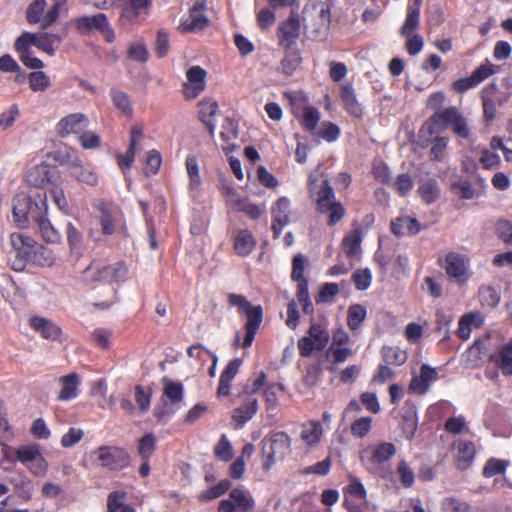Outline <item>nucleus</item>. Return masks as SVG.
Segmentation results:
<instances>
[{
    "label": "nucleus",
    "mask_w": 512,
    "mask_h": 512,
    "mask_svg": "<svg viewBox=\"0 0 512 512\" xmlns=\"http://www.w3.org/2000/svg\"><path fill=\"white\" fill-rule=\"evenodd\" d=\"M238 397L242 400V404L233 410L232 419L236 422L237 428H241L255 416L259 402L250 388V383H247Z\"/></svg>",
    "instance_id": "4468645a"
},
{
    "label": "nucleus",
    "mask_w": 512,
    "mask_h": 512,
    "mask_svg": "<svg viewBox=\"0 0 512 512\" xmlns=\"http://www.w3.org/2000/svg\"><path fill=\"white\" fill-rule=\"evenodd\" d=\"M205 0H197L191 7L189 16L184 19L179 29L182 32H198L202 31L209 23V19L204 15Z\"/></svg>",
    "instance_id": "6ab92c4d"
},
{
    "label": "nucleus",
    "mask_w": 512,
    "mask_h": 512,
    "mask_svg": "<svg viewBox=\"0 0 512 512\" xmlns=\"http://www.w3.org/2000/svg\"><path fill=\"white\" fill-rule=\"evenodd\" d=\"M231 487L228 479L221 480L216 486L204 491L200 495V500L216 499L225 494Z\"/></svg>",
    "instance_id": "680f3d73"
},
{
    "label": "nucleus",
    "mask_w": 512,
    "mask_h": 512,
    "mask_svg": "<svg viewBox=\"0 0 512 512\" xmlns=\"http://www.w3.org/2000/svg\"><path fill=\"white\" fill-rule=\"evenodd\" d=\"M42 212V203L36 204L26 195H17L13 200L12 216L14 223L19 228H25L30 220L35 221Z\"/></svg>",
    "instance_id": "ddd939ff"
},
{
    "label": "nucleus",
    "mask_w": 512,
    "mask_h": 512,
    "mask_svg": "<svg viewBox=\"0 0 512 512\" xmlns=\"http://www.w3.org/2000/svg\"><path fill=\"white\" fill-rule=\"evenodd\" d=\"M418 190L426 203H432L438 196L437 183L433 180L423 182Z\"/></svg>",
    "instance_id": "338daca9"
},
{
    "label": "nucleus",
    "mask_w": 512,
    "mask_h": 512,
    "mask_svg": "<svg viewBox=\"0 0 512 512\" xmlns=\"http://www.w3.org/2000/svg\"><path fill=\"white\" fill-rule=\"evenodd\" d=\"M455 461L458 469L466 470L473 462L476 448L473 442L462 440L455 446Z\"/></svg>",
    "instance_id": "473e14b6"
},
{
    "label": "nucleus",
    "mask_w": 512,
    "mask_h": 512,
    "mask_svg": "<svg viewBox=\"0 0 512 512\" xmlns=\"http://www.w3.org/2000/svg\"><path fill=\"white\" fill-rule=\"evenodd\" d=\"M28 82L34 92H44L51 86L50 77L42 71L31 72L28 75Z\"/></svg>",
    "instance_id": "3c124183"
},
{
    "label": "nucleus",
    "mask_w": 512,
    "mask_h": 512,
    "mask_svg": "<svg viewBox=\"0 0 512 512\" xmlns=\"http://www.w3.org/2000/svg\"><path fill=\"white\" fill-rule=\"evenodd\" d=\"M187 354L191 359L195 360L194 365L196 368L202 369L205 363L210 361L214 353L210 352L202 345H194L187 350Z\"/></svg>",
    "instance_id": "8fccbe9b"
},
{
    "label": "nucleus",
    "mask_w": 512,
    "mask_h": 512,
    "mask_svg": "<svg viewBox=\"0 0 512 512\" xmlns=\"http://www.w3.org/2000/svg\"><path fill=\"white\" fill-rule=\"evenodd\" d=\"M293 113L300 119L302 126L309 131L314 130L320 121L318 109L305 103L294 106Z\"/></svg>",
    "instance_id": "c85d7f7f"
},
{
    "label": "nucleus",
    "mask_w": 512,
    "mask_h": 512,
    "mask_svg": "<svg viewBox=\"0 0 512 512\" xmlns=\"http://www.w3.org/2000/svg\"><path fill=\"white\" fill-rule=\"evenodd\" d=\"M31 46L36 47V33L24 32L15 41L14 48L19 53V57L23 54L30 53Z\"/></svg>",
    "instance_id": "5fc2aeb1"
},
{
    "label": "nucleus",
    "mask_w": 512,
    "mask_h": 512,
    "mask_svg": "<svg viewBox=\"0 0 512 512\" xmlns=\"http://www.w3.org/2000/svg\"><path fill=\"white\" fill-rule=\"evenodd\" d=\"M242 361L239 358L231 360L223 370L219 380L217 393L219 397L228 396L230 393L231 383L236 377Z\"/></svg>",
    "instance_id": "c756f323"
},
{
    "label": "nucleus",
    "mask_w": 512,
    "mask_h": 512,
    "mask_svg": "<svg viewBox=\"0 0 512 512\" xmlns=\"http://www.w3.org/2000/svg\"><path fill=\"white\" fill-rule=\"evenodd\" d=\"M343 249L349 258L359 256L361 249V237L358 231H354L344 238Z\"/></svg>",
    "instance_id": "603ef678"
},
{
    "label": "nucleus",
    "mask_w": 512,
    "mask_h": 512,
    "mask_svg": "<svg viewBox=\"0 0 512 512\" xmlns=\"http://www.w3.org/2000/svg\"><path fill=\"white\" fill-rule=\"evenodd\" d=\"M352 278L356 288L360 291H364L371 285L372 273L368 268L359 269L353 273Z\"/></svg>",
    "instance_id": "e2e57ef3"
},
{
    "label": "nucleus",
    "mask_w": 512,
    "mask_h": 512,
    "mask_svg": "<svg viewBox=\"0 0 512 512\" xmlns=\"http://www.w3.org/2000/svg\"><path fill=\"white\" fill-rule=\"evenodd\" d=\"M229 496L239 510L251 511L255 507V500L252 494L244 487L233 489Z\"/></svg>",
    "instance_id": "58836bf2"
},
{
    "label": "nucleus",
    "mask_w": 512,
    "mask_h": 512,
    "mask_svg": "<svg viewBox=\"0 0 512 512\" xmlns=\"http://www.w3.org/2000/svg\"><path fill=\"white\" fill-rule=\"evenodd\" d=\"M110 96L114 106L119 110V112L122 115L126 117L132 116L133 108L127 94L120 90L112 89L110 92Z\"/></svg>",
    "instance_id": "49530a36"
},
{
    "label": "nucleus",
    "mask_w": 512,
    "mask_h": 512,
    "mask_svg": "<svg viewBox=\"0 0 512 512\" xmlns=\"http://www.w3.org/2000/svg\"><path fill=\"white\" fill-rule=\"evenodd\" d=\"M261 445L262 455L265 458L263 464L265 469H270L291 452V438L283 431L266 436Z\"/></svg>",
    "instance_id": "20e7f679"
},
{
    "label": "nucleus",
    "mask_w": 512,
    "mask_h": 512,
    "mask_svg": "<svg viewBox=\"0 0 512 512\" xmlns=\"http://www.w3.org/2000/svg\"><path fill=\"white\" fill-rule=\"evenodd\" d=\"M62 154L61 165H66L72 177L89 186L98 184V175L89 164H84L78 154L72 149H65Z\"/></svg>",
    "instance_id": "423d86ee"
},
{
    "label": "nucleus",
    "mask_w": 512,
    "mask_h": 512,
    "mask_svg": "<svg viewBox=\"0 0 512 512\" xmlns=\"http://www.w3.org/2000/svg\"><path fill=\"white\" fill-rule=\"evenodd\" d=\"M317 179L309 176L308 185L310 193H316L317 209L321 213H329L328 224L335 225L344 216V208L339 201L336 200L335 193L329 185L328 180H324L318 191H316Z\"/></svg>",
    "instance_id": "f257e3e1"
},
{
    "label": "nucleus",
    "mask_w": 512,
    "mask_h": 512,
    "mask_svg": "<svg viewBox=\"0 0 512 512\" xmlns=\"http://www.w3.org/2000/svg\"><path fill=\"white\" fill-rule=\"evenodd\" d=\"M186 81L183 83L182 92L186 99L197 98L206 88L207 71L194 65L185 73Z\"/></svg>",
    "instance_id": "f3484780"
},
{
    "label": "nucleus",
    "mask_w": 512,
    "mask_h": 512,
    "mask_svg": "<svg viewBox=\"0 0 512 512\" xmlns=\"http://www.w3.org/2000/svg\"><path fill=\"white\" fill-rule=\"evenodd\" d=\"M228 302L231 306L237 307L239 313L245 314L247 317L246 334L242 346L244 348L250 347L262 321V308L253 306L244 296L239 294H230Z\"/></svg>",
    "instance_id": "7ed1b4c3"
},
{
    "label": "nucleus",
    "mask_w": 512,
    "mask_h": 512,
    "mask_svg": "<svg viewBox=\"0 0 512 512\" xmlns=\"http://www.w3.org/2000/svg\"><path fill=\"white\" fill-rule=\"evenodd\" d=\"M128 269L122 262L109 265L91 264L83 273L86 282L113 284L127 279Z\"/></svg>",
    "instance_id": "39448f33"
},
{
    "label": "nucleus",
    "mask_w": 512,
    "mask_h": 512,
    "mask_svg": "<svg viewBox=\"0 0 512 512\" xmlns=\"http://www.w3.org/2000/svg\"><path fill=\"white\" fill-rule=\"evenodd\" d=\"M419 22H420V12H418V8L414 7V6H408L406 19L401 27V34L403 36L412 35L413 32L419 26Z\"/></svg>",
    "instance_id": "09e8293b"
},
{
    "label": "nucleus",
    "mask_w": 512,
    "mask_h": 512,
    "mask_svg": "<svg viewBox=\"0 0 512 512\" xmlns=\"http://www.w3.org/2000/svg\"><path fill=\"white\" fill-rule=\"evenodd\" d=\"M366 317V309L362 305H352L348 310L347 321L351 330L360 327Z\"/></svg>",
    "instance_id": "6e6d98bb"
},
{
    "label": "nucleus",
    "mask_w": 512,
    "mask_h": 512,
    "mask_svg": "<svg viewBox=\"0 0 512 512\" xmlns=\"http://www.w3.org/2000/svg\"><path fill=\"white\" fill-rule=\"evenodd\" d=\"M10 243L13 249L21 257L19 261L14 263V269L21 270L24 267L23 258H26L32 254L36 242L33 238L23 233L14 232L10 235Z\"/></svg>",
    "instance_id": "4be33fe9"
},
{
    "label": "nucleus",
    "mask_w": 512,
    "mask_h": 512,
    "mask_svg": "<svg viewBox=\"0 0 512 512\" xmlns=\"http://www.w3.org/2000/svg\"><path fill=\"white\" fill-rule=\"evenodd\" d=\"M371 427V417H360L351 424L350 429L354 437L363 438L370 432Z\"/></svg>",
    "instance_id": "052dcab7"
},
{
    "label": "nucleus",
    "mask_w": 512,
    "mask_h": 512,
    "mask_svg": "<svg viewBox=\"0 0 512 512\" xmlns=\"http://www.w3.org/2000/svg\"><path fill=\"white\" fill-rule=\"evenodd\" d=\"M273 230L275 235H279L282 229L290 222L291 204L287 197H281L272 208Z\"/></svg>",
    "instance_id": "b1692460"
},
{
    "label": "nucleus",
    "mask_w": 512,
    "mask_h": 512,
    "mask_svg": "<svg viewBox=\"0 0 512 512\" xmlns=\"http://www.w3.org/2000/svg\"><path fill=\"white\" fill-rule=\"evenodd\" d=\"M507 466V461L492 458L486 462L483 468V475L487 478H490L499 474H503Z\"/></svg>",
    "instance_id": "13d9d810"
},
{
    "label": "nucleus",
    "mask_w": 512,
    "mask_h": 512,
    "mask_svg": "<svg viewBox=\"0 0 512 512\" xmlns=\"http://www.w3.org/2000/svg\"><path fill=\"white\" fill-rule=\"evenodd\" d=\"M221 138L223 140L222 148L225 152L234 151L238 147L236 143L238 131L235 123L230 119L225 120L223 124Z\"/></svg>",
    "instance_id": "a19ab883"
},
{
    "label": "nucleus",
    "mask_w": 512,
    "mask_h": 512,
    "mask_svg": "<svg viewBox=\"0 0 512 512\" xmlns=\"http://www.w3.org/2000/svg\"><path fill=\"white\" fill-rule=\"evenodd\" d=\"M439 263L448 278L459 285L466 283L471 276L469 258L464 254L448 252L443 259H439Z\"/></svg>",
    "instance_id": "0eeeda50"
},
{
    "label": "nucleus",
    "mask_w": 512,
    "mask_h": 512,
    "mask_svg": "<svg viewBox=\"0 0 512 512\" xmlns=\"http://www.w3.org/2000/svg\"><path fill=\"white\" fill-rule=\"evenodd\" d=\"M46 0H34L27 8L26 18L30 24H40L43 29L50 27L59 17L61 2H55L46 11Z\"/></svg>",
    "instance_id": "1a4fd4ad"
},
{
    "label": "nucleus",
    "mask_w": 512,
    "mask_h": 512,
    "mask_svg": "<svg viewBox=\"0 0 512 512\" xmlns=\"http://www.w3.org/2000/svg\"><path fill=\"white\" fill-rule=\"evenodd\" d=\"M381 355L383 360L391 365H402L407 360L406 351L394 346H384Z\"/></svg>",
    "instance_id": "de8ad7c7"
},
{
    "label": "nucleus",
    "mask_w": 512,
    "mask_h": 512,
    "mask_svg": "<svg viewBox=\"0 0 512 512\" xmlns=\"http://www.w3.org/2000/svg\"><path fill=\"white\" fill-rule=\"evenodd\" d=\"M10 482L13 484L14 491L18 498L25 502L32 499L35 488L29 477L21 474L18 478L11 479Z\"/></svg>",
    "instance_id": "ea45409f"
},
{
    "label": "nucleus",
    "mask_w": 512,
    "mask_h": 512,
    "mask_svg": "<svg viewBox=\"0 0 512 512\" xmlns=\"http://www.w3.org/2000/svg\"><path fill=\"white\" fill-rule=\"evenodd\" d=\"M482 324L483 317L480 313L474 312L466 314L459 320L457 334L460 338L466 340L470 337L472 330L479 328Z\"/></svg>",
    "instance_id": "e433bc0d"
},
{
    "label": "nucleus",
    "mask_w": 512,
    "mask_h": 512,
    "mask_svg": "<svg viewBox=\"0 0 512 512\" xmlns=\"http://www.w3.org/2000/svg\"><path fill=\"white\" fill-rule=\"evenodd\" d=\"M128 58L132 61L144 63L148 60V50L142 42H134L127 50Z\"/></svg>",
    "instance_id": "bf43d9fd"
},
{
    "label": "nucleus",
    "mask_w": 512,
    "mask_h": 512,
    "mask_svg": "<svg viewBox=\"0 0 512 512\" xmlns=\"http://www.w3.org/2000/svg\"><path fill=\"white\" fill-rule=\"evenodd\" d=\"M61 42L62 36L59 34L47 32L36 33V47L50 56L55 55L56 49Z\"/></svg>",
    "instance_id": "4c0bfd02"
},
{
    "label": "nucleus",
    "mask_w": 512,
    "mask_h": 512,
    "mask_svg": "<svg viewBox=\"0 0 512 512\" xmlns=\"http://www.w3.org/2000/svg\"><path fill=\"white\" fill-rule=\"evenodd\" d=\"M396 452L397 449L394 444L384 442L362 450L360 460L368 471L375 473L378 467L391 459Z\"/></svg>",
    "instance_id": "9d476101"
},
{
    "label": "nucleus",
    "mask_w": 512,
    "mask_h": 512,
    "mask_svg": "<svg viewBox=\"0 0 512 512\" xmlns=\"http://www.w3.org/2000/svg\"><path fill=\"white\" fill-rule=\"evenodd\" d=\"M350 337L343 328L336 329L332 334V343L328 349V353L335 362H344L352 354L353 350L349 346Z\"/></svg>",
    "instance_id": "a211bd4d"
},
{
    "label": "nucleus",
    "mask_w": 512,
    "mask_h": 512,
    "mask_svg": "<svg viewBox=\"0 0 512 512\" xmlns=\"http://www.w3.org/2000/svg\"><path fill=\"white\" fill-rule=\"evenodd\" d=\"M94 454L97 463L109 470H121L129 464V454L119 447L101 446Z\"/></svg>",
    "instance_id": "2eb2a0df"
},
{
    "label": "nucleus",
    "mask_w": 512,
    "mask_h": 512,
    "mask_svg": "<svg viewBox=\"0 0 512 512\" xmlns=\"http://www.w3.org/2000/svg\"><path fill=\"white\" fill-rule=\"evenodd\" d=\"M392 232L397 236L415 235L421 230L416 218L400 216L391 223Z\"/></svg>",
    "instance_id": "f704fd0d"
},
{
    "label": "nucleus",
    "mask_w": 512,
    "mask_h": 512,
    "mask_svg": "<svg viewBox=\"0 0 512 512\" xmlns=\"http://www.w3.org/2000/svg\"><path fill=\"white\" fill-rule=\"evenodd\" d=\"M199 119L208 128L213 136L216 128V118L218 115V103L211 98H203L199 103Z\"/></svg>",
    "instance_id": "bb28decb"
},
{
    "label": "nucleus",
    "mask_w": 512,
    "mask_h": 512,
    "mask_svg": "<svg viewBox=\"0 0 512 512\" xmlns=\"http://www.w3.org/2000/svg\"><path fill=\"white\" fill-rule=\"evenodd\" d=\"M52 168L46 163L30 167L25 174V181L28 185L40 188L52 182Z\"/></svg>",
    "instance_id": "393cba45"
},
{
    "label": "nucleus",
    "mask_w": 512,
    "mask_h": 512,
    "mask_svg": "<svg viewBox=\"0 0 512 512\" xmlns=\"http://www.w3.org/2000/svg\"><path fill=\"white\" fill-rule=\"evenodd\" d=\"M341 98L344 103L346 111L354 116H362V107L357 101L353 88L350 85L343 86L341 89Z\"/></svg>",
    "instance_id": "79ce46f5"
},
{
    "label": "nucleus",
    "mask_w": 512,
    "mask_h": 512,
    "mask_svg": "<svg viewBox=\"0 0 512 512\" xmlns=\"http://www.w3.org/2000/svg\"><path fill=\"white\" fill-rule=\"evenodd\" d=\"M305 259L297 255L293 259L292 279L298 282L297 299L305 314L313 313V305L308 293L307 281L304 278Z\"/></svg>",
    "instance_id": "dca6fc26"
},
{
    "label": "nucleus",
    "mask_w": 512,
    "mask_h": 512,
    "mask_svg": "<svg viewBox=\"0 0 512 512\" xmlns=\"http://www.w3.org/2000/svg\"><path fill=\"white\" fill-rule=\"evenodd\" d=\"M479 300L483 306L493 308L500 300L498 292L490 286H482L479 289Z\"/></svg>",
    "instance_id": "4d7b16f0"
},
{
    "label": "nucleus",
    "mask_w": 512,
    "mask_h": 512,
    "mask_svg": "<svg viewBox=\"0 0 512 512\" xmlns=\"http://www.w3.org/2000/svg\"><path fill=\"white\" fill-rule=\"evenodd\" d=\"M30 326L33 330L40 333L43 338L48 340L55 341L61 334V329L55 323L43 317H31Z\"/></svg>",
    "instance_id": "72a5a7b5"
},
{
    "label": "nucleus",
    "mask_w": 512,
    "mask_h": 512,
    "mask_svg": "<svg viewBox=\"0 0 512 512\" xmlns=\"http://www.w3.org/2000/svg\"><path fill=\"white\" fill-rule=\"evenodd\" d=\"M99 223L102 227L103 234H112L115 226L121 222L122 216L118 207L114 205H107L104 203L98 204Z\"/></svg>",
    "instance_id": "5701e85b"
},
{
    "label": "nucleus",
    "mask_w": 512,
    "mask_h": 512,
    "mask_svg": "<svg viewBox=\"0 0 512 512\" xmlns=\"http://www.w3.org/2000/svg\"><path fill=\"white\" fill-rule=\"evenodd\" d=\"M156 446V438L153 434H145L138 441V454L143 460H148L153 454Z\"/></svg>",
    "instance_id": "864d4df0"
},
{
    "label": "nucleus",
    "mask_w": 512,
    "mask_h": 512,
    "mask_svg": "<svg viewBox=\"0 0 512 512\" xmlns=\"http://www.w3.org/2000/svg\"><path fill=\"white\" fill-rule=\"evenodd\" d=\"M303 20L305 28L310 30L314 39H321L325 36L330 25V8L324 2H311L303 9Z\"/></svg>",
    "instance_id": "f03ea898"
},
{
    "label": "nucleus",
    "mask_w": 512,
    "mask_h": 512,
    "mask_svg": "<svg viewBox=\"0 0 512 512\" xmlns=\"http://www.w3.org/2000/svg\"><path fill=\"white\" fill-rule=\"evenodd\" d=\"M58 383L60 385V392L57 396L59 401H69L78 397L81 379L77 373L60 377Z\"/></svg>",
    "instance_id": "cd10ccee"
},
{
    "label": "nucleus",
    "mask_w": 512,
    "mask_h": 512,
    "mask_svg": "<svg viewBox=\"0 0 512 512\" xmlns=\"http://www.w3.org/2000/svg\"><path fill=\"white\" fill-rule=\"evenodd\" d=\"M345 493L358 500L365 501L366 500V490L363 484L355 477L350 478L349 485L345 488Z\"/></svg>",
    "instance_id": "774afa93"
},
{
    "label": "nucleus",
    "mask_w": 512,
    "mask_h": 512,
    "mask_svg": "<svg viewBox=\"0 0 512 512\" xmlns=\"http://www.w3.org/2000/svg\"><path fill=\"white\" fill-rule=\"evenodd\" d=\"M490 360L496 364L504 376H512V339L491 354Z\"/></svg>",
    "instance_id": "7c9ffc66"
},
{
    "label": "nucleus",
    "mask_w": 512,
    "mask_h": 512,
    "mask_svg": "<svg viewBox=\"0 0 512 512\" xmlns=\"http://www.w3.org/2000/svg\"><path fill=\"white\" fill-rule=\"evenodd\" d=\"M329 331L326 326L312 323L308 335L299 339L298 349L303 357L310 356L314 350H323L329 342Z\"/></svg>",
    "instance_id": "9b49d317"
},
{
    "label": "nucleus",
    "mask_w": 512,
    "mask_h": 512,
    "mask_svg": "<svg viewBox=\"0 0 512 512\" xmlns=\"http://www.w3.org/2000/svg\"><path fill=\"white\" fill-rule=\"evenodd\" d=\"M319 138L324 139L327 142L336 141L340 135V129L336 124L331 122H323L322 126L317 132Z\"/></svg>",
    "instance_id": "0e129e2a"
},
{
    "label": "nucleus",
    "mask_w": 512,
    "mask_h": 512,
    "mask_svg": "<svg viewBox=\"0 0 512 512\" xmlns=\"http://www.w3.org/2000/svg\"><path fill=\"white\" fill-rule=\"evenodd\" d=\"M250 388L256 396L261 393L264 397L267 411L273 412L278 407V391L283 389L282 384L267 381L265 372H258L253 379L250 380Z\"/></svg>",
    "instance_id": "f8f14e48"
},
{
    "label": "nucleus",
    "mask_w": 512,
    "mask_h": 512,
    "mask_svg": "<svg viewBox=\"0 0 512 512\" xmlns=\"http://www.w3.org/2000/svg\"><path fill=\"white\" fill-rule=\"evenodd\" d=\"M255 247V240L248 230H241L234 239V248L241 256L249 255Z\"/></svg>",
    "instance_id": "37998d69"
},
{
    "label": "nucleus",
    "mask_w": 512,
    "mask_h": 512,
    "mask_svg": "<svg viewBox=\"0 0 512 512\" xmlns=\"http://www.w3.org/2000/svg\"><path fill=\"white\" fill-rule=\"evenodd\" d=\"M278 37L281 46L290 48L300 36L301 23L297 15L291 14L289 18L279 24Z\"/></svg>",
    "instance_id": "aec40b11"
},
{
    "label": "nucleus",
    "mask_w": 512,
    "mask_h": 512,
    "mask_svg": "<svg viewBox=\"0 0 512 512\" xmlns=\"http://www.w3.org/2000/svg\"><path fill=\"white\" fill-rule=\"evenodd\" d=\"M89 125L88 118L82 113H72L60 119L56 125L57 133L64 137L81 133Z\"/></svg>",
    "instance_id": "412c9836"
},
{
    "label": "nucleus",
    "mask_w": 512,
    "mask_h": 512,
    "mask_svg": "<svg viewBox=\"0 0 512 512\" xmlns=\"http://www.w3.org/2000/svg\"><path fill=\"white\" fill-rule=\"evenodd\" d=\"M48 205L46 197L42 199V212L37 216L35 222L38 225L43 239L48 243H58L61 239L59 231L51 224L50 220L46 217Z\"/></svg>",
    "instance_id": "a878e982"
},
{
    "label": "nucleus",
    "mask_w": 512,
    "mask_h": 512,
    "mask_svg": "<svg viewBox=\"0 0 512 512\" xmlns=\"http://www.w3.org/2000/svg\"><path fill=\"white\" fill-rule=\"evenodd\" d=\"M164 395L173 403L179 402L183 396L182 385L164 379Z\"/></svg>",
    "instance_id": "69168bd1"
},
{
    "label": "nucleus",
    "mask_w": 512,
    "mask_h": 512,
    "mask_svg": "<svg viewBox=\"0 0 512 512\" xmlns=\"http://www.w3.org/2000/svg\"><path fill=\"white\" fill-rule=\"evenodd\" d=\"M231 202L233 209L245 213L253 220L258 219L264 211V208H260L256 204L251 203L247 198L232 197Z\"/></svg>",
    "instance_id": "c03bdc74"
},
{
    "label": "nucleus",
    "mask_w": 512,
    "mask_h": 512,
    "mask_svg": "<svg viewBox=\"0 0 512 512\" xmlns=\"http://www.w3.org/2000/svg\"><path fill=\"white\" fill-rule=\"evenodd\" d=\"M323 428L319 421L302 424L300 439L308 446H315L321 441Z\"/></svg>",
    "instance_id": "c9c22d12"
},
{
    "label": "nucleus",
    "mask_w": 512,
    "mask_h": 512,
    "mask_svg": "<svg viewBox=\"0 0 512 512\" xmlns=\"http://www.w3.org/2000/svg\"><path fill=\"white\" fill-rule=\"evenodd\" d=\"M15 457L33 475L42 477L47 473L48 463L38 445L28 444L16 448Z\"/></svg>",
    "instance_id": "6e6552de"
},
{
    "label": "nucleus",
    "mask_w": 512,
    "mask_h": 512,
    "mask_svg": "<svg viewBox=\"0 0 512 512\" xmlns=\"http://www.w3.org/2000/svg\"><path fill=\"white\" fill-rule=\"evenodd\" d=\"M77 27L82 29H108V21L105 14L99 13L93 16H83L76 20Z\"/></svg>",
    "instance_id": "a18cd8bd"
},
{
    "label": "nucleus",
    "mask_w": 512,
    "mask_h": 512,
    "mask_svg": "<svg viewBox=\"0 0 512 512\" xmlns=\"http://www.w3.org/2000/svg\"><path fill=\"white\" fill-rule=\"evenodd\" d=\"M186 173L188 176V191L195 197L202 186L198 159L194 155H188L185 161Z\"/></svg>",
    "instance_id": "2f4dec72"
}]
</instances>
